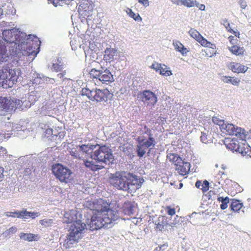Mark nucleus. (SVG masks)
<instances>
[{"label":"nucleus","mask_w":251,"mask_h":251,"mask_svg":"<svg viewBox=\"0 0 251 251\" xmlns=\"http://www.w3.org/2000/svg\"><path fill=\"white\" fill-rule=\"evenodd\" d=\"M190 167V163L182 160L177 164L175 169L179 175L184 176L189 173Z\"/></svg>","instance_id":"obj_18"},{"label":"nucleus","mask_w":251,"mask_h":251,"mask_svg":"<svg viewBox=\"0 0 251 251\" xmlns=\"http://www.w3.org/2000/svg\"><path fill=\"white\" fill-rule=\"evenodd\" d=\"M20 237L21 239L28 242L37 241L40 239V236L38 234H34L33 233H25L22 232L20 234Z\"/></svg>","instance_id":"obj_26"},{"label":"nucleus","mask_w":251,"mask_h":251,"mask_svg":"<svg viewBox=\"0 0 251 251\" xmlns=\"http://www.w3.org/2000/svg\"><path fill=\"white\" fill-rule=\"evenodd\" d=\"M77 211L76 210H70L66 212L64 215V222L71 223L67 234L66 238L63 243L65 249H70L74 244L78 243L82 238L83 231L86 228V225L80 220H77Z\"/></svg>","instance_id":"obj_2"},{"label":"nucleus","mask_w":251,"mask_h":251,"mask_svg":"<svg viewBox=\"0 0 251 251\" xmlns=\"http://www.w3.org/2000/svg\"><path fill=\"white\" fill-rule=\"evenodd\" d=\"M246 6V5L245 4H242L241 6H242V8H245Z\"/></svg>","instance_id":"obj_59"},{"label":"nucleus","mask_w":251,"mask_h":251,"mask_svg":"<svg viewBox=\"0 0 251 251\" xmlns=\"http://www.w3.org/2000/svg\"><path fill=\"white\" fill-rule=\"evenodd\" d=\"M100 74L99 80L102 83H107L114 81L113 75L108 69L101 70Z\"/></svg>","instance_id":"obj_21"},{"label":"nucleus","mask_w":251,"mask_h":251,"mask_svg":"<svg viewBox=\"0 0 251 251\" xmlns=\"http://www.w3.org/2000/svg\"><path fill=\"white\" fill-rule=\"evenodd\" d=\"M2 36L4 40L7 43H14V46L18 45V47H20V36L16 29H5L2 32Z\"/></svg>","instance_id":"obj_13"},{"label":"nucleus","mask_w":251,"mask_h":251,"mask_svg":"<svg viewBox=\"0 0 251 251\" xmlns=\"http://www.w3.org/2000/svg\"><path fill=\"white\" fill-rule=\"evenodd\" d=\"M40 41L37 38L35 40H28L25 43H21L20 47H18L19 50H16L15 53L12 55L13 62H16L17 63L20 61L24 60L25 56L32 55L34 58L39 50Z\"/></svg>","instance_id":"obj_3"},{"label":"nucleus","mask_w":251,"mask_h":251,"mask_svg":"<svg viewBox=\"0 0 251 251\" xmlns=\"http://www.w3.org/2000/svg\"><path fill=\"white\" fill-rule=\"evenodd\" d=\"M173 45L175 50L180 52L183 55L186 54L189 51L188 50L185 48L179 41L174 42Z\"/></svg>","instance_id":"obj_32"},{"label":"nucleus","mask_w":251,"mask_h":251,"mask_svg":"<svg viewBox=\"0 0 251 251\" xmlns=\"http://www.w3.org/2000/svg\"><path fill=\"white\" fill-rule=\"evenodd\" d=\"M225 26L226 27V30L232 33H233L235 36L239 38L240 33L238 31H234L233 30L230 26V24L229 22L226 21L224 24Z\"/></svg>","instance_id":"obj_42"},{"label":"nucleus","mask_w":251,"mask_h":251,"mask_svg":"<svg viewBox=\"0 0 251 251\" xmlns=\"http://www.w3.org/2000/svg\"><path fill=\"white\" fill-rule=\"evenodd\" d=\"M80 147V149L81 151H82L83 154L84 155L85 154H89L91 151H93L95 149H96L97 146H99V144L96 145H91V144H83L82 145H79Z\"/></svg>","instance_id":"obj_28"},{"label":"nucleus","mask_w":251,"mask_h":251,"mask_svg":"<svg viewBox=\"0 0 251 251\" xmlns=\"http://www.w3.org/2000/svg\"><path fill=\"white\" fill-rule=\"evenodd\" d=\"M206 49H209V51H208V53H212V50L210 47H207Z\"/></svg>","instance_id":"obj_57"},{"label":"nucleus","mask_w":251,"mask_h":251,"mask_svg":"<svg viewBox=\"0 0 251 251\" xmlns=\"http://www.w3.org/2000/svg\"><path fill=\"white\" fill-rule=\"evenodd\" d=\"M142 180H143L142 179ZM142 181L140 178H138V177L133 175V174L128 173V184L129 190H126L128 192L132 193L133 191H135L137 189H139L142 183Z\"/></svg>","instance_id":"obj_15"},{"label":"nucleus","mask_w":251,"mask_h":251,"mask_svg":"<svg viewBox=\"0 0 251 251\" xmlns=\"http://www.w3.org/2000/svg\"><path fill=\"white\" fill-rule=\"evenodd\" d=\"M145 132L139 136L137 139L138 145L137 146V154L139 157H143L149 148H152L155 144V139L151 129L145 126Z\"/></svg>","instance_id":"obj_4"},{"label":"nucleus","mask_w":251,"mask_h":251,"mask_svg":"<svg viewBox=\"0 0 251 251\" xmlns=\"http://www.w3.org/2000/svg\"><path fill=\"white\" fill-rule=\"evenodd\" d=\"M4 169L3 167H0V182L2 181L4 178Z\"/></svg>","instance_id":"obj_51"},{"label":"nucleus","mask_w":251,"mask_h":251,"mask_svg":"<svg viewBox=\"0 0 251 251\" xmlns=\"http://www.w3.org/2000/svg\"><path fill=\"white\" fill-rule=\"evenodd\" d=\"M228 49L232 54L236 56H243L246 52L243 47H241L236 44L228 47Z\"/></svg>","instance_id":"obj_24"},{"label":"nucleus","mask_w":251,"mask_h":251,"mask_svg":"<svg viewBox=\"0 0 251 251\" xmlns=\"http://www.w3.org/2000/svg\"><path fill=\"white\" fill-rule=\"evenodd\" d=\"M168 245L167 244H164L163 245L158 246L155 249L159 250L158 251H168Z\"/></svg>","instance_id":"obj_45"},{"label":"nucleus","mask_w":251,"mask_h":251,"mask_svg":"<svg viewBox=\"0 0 251 251\" xmlns=\"http://www.w3.org/2000/svg\"><path fill=\"white\" fill-rule=\"evenodd\" d=\"M82 96H85L91 100L97 102L106 101L110 95L107 89H90L87 86L83 88L81 91Z\"/></svg>","instance_id":"obj_8"},{"label":"nucleus","mask_w":251,"mask_h":251,"mask_svg":"<svg viewBox=\"0 0 251 251\" xmlns=\"http://www.w3.org/2000/svg\"><path fill=\"white\" fill-rule=\"evenodd\" d=\"M128 173L124 171H118L111 174L109 181L112 185L119 190L125 191L129 190L128 184Z\"/></svg>","instance_id":"obj_10"},{"label":"nucleus","mask_w":251,"mask_h":251,"mask_svg":"<svg viewBox=\"0 0 251 251\" xmlns=\"http://www.w3.org/2000/svg\"><path fill=\"white\" fill-rule=\"evenodd\" d=\"M50 2V3L53 4L55 6H56V4L54 2V0H48Z\"/></svg>","instance_id":"obj_55"},{"label":"nucleus","mask_w":251,"mask_h":251,"mask_svg":"<svg viewBox=\"0 0 251 251\" xmlns=\"http://www.w3.org/2000/svg\"><path fill=\"white\" fill-rule=\"evenodd\" d=\"M217 201L222 202V204L220 205L221 209L222 210H225L228 206V203L229 202V199L228 197H226L225 198L219 197L217 198Z\"/></svg>","instance_id":"obj_34"},{"label":"nucleus","mask_w":251,"mask_h":251,"mask_svg":"<svg viewBox=\"0 0 251 251\" xmlns=\"http://www.w3.org/2000/svg\"><path fill=\"white\" fill-rule=\"evenodd\" d=\"M141 100L148 105L153 106L157 101L155 94L150 90H144L141 94Z\"/></svg>","instance_id":"obj_14"},{"label":"nucleus","mask_w":251,"mask_h":251,"mask_svg":"<svg viewBox=\"0 0 251 251\" xmlns=\"http://www.w3.org/2000/svg\"><path fill=\"white\" fill-rule=\"evenodd\" d=\"M23 219H27L28 217H30L32 219H35L36 217H37L40 216V213L39 212H28L26 210H23Z\"/></svg>","instance_id":"obj_35"},{"label":"nucleus","mask_w":251,"mask_h":251,"mask_svg":"<svg viewBox=\"0 0 251 251\" xmlns=\"http://www.w3.org/2000/svg\"><path fill=\"white\" fill-rule=\"evenodd\" d=\"M52 174L61 182L67 183L72 179V172L68 167L60 163L54 164L52 166Z\"/></svg>","instance_id":"obj_11"},{"label":"nucleus","mask_w":251,"mask_h":251,"mask_svg":"<svg viewBox=\"0 0 251 251\" xmlns=\"http://www.w3.org/2000/svg\"><path fill=\"white\" fill-rule=\"evenodd\" d=\"M3 14V10L0 7V18L1 17V16Z\"/></svg>","instance_id":"obj_56"},{"label":"nucleus","mask_w":251,"mask_h":251,"mask_svg":"<svg viewBox=\"0 0 251 251\" xmlns=\"http://www.w3.org/2000/svg\"><path fill=\"white\" fill-rule=\"evenodd\" d=\"M52 67H53V68L54 69V70L56 72L61 71L62 69L61 65H59V64H57V63L53 64Z\"/></svg>","instance_id":"obj_48"},{"label":"nucleus","mask_w":251,"mask_h":251,"mask_svg":"<svg viewBox=\"0 0 251 251\" xmlns=\"http://www.w3.org/2000/svg\"><path fill=\"white\" fill-rule=\"evenodd\" d=\"M229 68L232 72L237 74L245 73L248 69L247 66L234 62L230 63Z\"/></svg>","instance_id":"obj_20"},{"label":"nucleus","mask_w":251,"mask_h":251,"mask_svg":"<svg viewBox=\"0 0 251 251\" xmlns=\"http://www.w3.org/2000/svg\"><path fill=\"white\" fill-rule=\"evenodd\" d=\"M213 121L214 123H216L214 119H213ZM216 124L220 126V129L224 134L235 135L236 137L241 138H246V135L244 133V130L241 127H235L231 124H225L224 121L222 120L216 122Z\"/></svg>","instance_id":"obj_12"},{"label":"nucleus","mask_w":251,"mask_h":251,"mask_svg":"<svg viewBox=\"0 0 251 251\" xmlns=\"http://www.w3.org/2000/svg\"><path fill=\"white\" fill-rule=\"evenodd\" d=\"M243 207V203L240 202L239 200L233 199L232 200L231 204H230V208L231 209L234 211L237 212Z\"/></svg>","instance_id":"obj_33"},{"label":"nucleus","mask_w":251,"mask_h":251,"mask_svg":"<svg viewBox=\"0 0 251 251\" xmlns=\"http://www.w3.org/2000/svg\"><path fill=\"white\" fill-rule=\"evenodd\" d=\"M180 185L181 186L182 185V183H180Z\"/></svg>","instance_id":"obj_60"},{"label":"nucleus","mask_w":251,"mask_h":251,"mask_svg":"<svg viewBox=\"0 0 251 251\" xmlns=\"http://www.w3.org/2000/svg\"><path fill=\"white\" fill-rule=\"evenodd\" d=\"M138 1L145 7H147L149 5V0H138Z\"/></svg>","instance_id":"obj_50"},{"label":"nucleus","mask_w":251,"mask_h":251,"mask_svg":"<svg viewBox=\"0 0 251 251\" xmlns=\"http://www.w3.org/2000/svg\"><path fill=\"white\" fill-rule=\"evenodd\" d=\"M190 36L195 39L197 41L200 40V38L202 36L200 32L194 28H191L189 31Z\"/></svg>","instance_id":"obj_37"},{"label":"nucleus","mask_w":251,"mask_h":251,"mask_svg":"<svg viewBox=\"0 0 251 251\" xmlns=\"http://www.w3.org/2000/svg\"><path fill=\"white\" fill-rule=\"evenodd\" d=\"M21 75L19 68H3L0 70V86L5 89L11 88Z\"/></svg>","instance_id":"obj_6"},{"label":"nucleus","mask_w":251,"mask_h":251,"mask_svg":"<svg viewBox=\"0 0 251 251\" xmlns=\"http://www.w3.org/2000/svg\"><path fill=\"white\" fill-rule=\"evenodd\" d=\"M94 208L89 224L92 230L110 227L120 219L118 211L110 208V203L102 199L94 202Z\"/></svg>","instance_id":"obj_1"},{"label":"nucleus","mask_w":251,"mask_h":251,"mask_svg":"<svg viewBox=\"0 0 251 251\" xmlns=\"http://www.w3.org/2000/svg\"><path fill=\"white\" fill-rule=\"evenodd\" d=\"M63 75V74L61 73L58 74V76H59L60 77H62Z\"/></svg>","instance_id":"obj_58"},{"label":"nucleus","mask_w":251,"mask_h":251,"mask_svg":"<svg viewBox=\"0 0 251 251\" xmlns=\"http://www.w3.org/2000/svg\"><path fill=\"white\" fill-rule=\"evenodd\" d=\"M8 58L6 47L0 43V63L6 62Z\"/></svg>","instance_id":"obj_29"},{"label":"nucleus","mask_w":251,"mask_h":251,"mask_svg":"<svg viewBox=\"0 0 251 251\" xmlns=\"http://www.w3.org/2000/svg\"><path fill=\"white\" fill-rule=\"evenodd\" d=\"M246 138L236 137L231 139H226L225 145L227 149L233 151L238 152L246 157H251V148L247 144Z\"/></svg>","instance_id":"obj_5"},{"label":"nucleus","mask_w":251,"mask_h":251,"mask_svg":"<svg viewBox=\"0 0 251 251\" xmlns=\"http://www.w3.org/2000/svg\"><path fill=\"white\" fill-rule=\"evenodd\" d=\"M167 160H168L172 165H173L175 167L181 161L182 158L177 153H167Z\"/></svg>","instance_id":"obj_25"},{"label":"nucleus","mask_w":251,"mask_h":251,"mask_svg":"<svg viewBox=\"0 0 251 251\" xmlns=\"http://www.w3.org/2000/svg\"><path fill=\"white\" fill-rule=\"evenodd\" d=\"M201 141L205 144H206L208 143V139H207V135L206 133L204 132H201V135L200 137Z\"/></svg>","instance_id":"obj_46"},{"label":"nucleus","mask_w":251,"mask_h":251,"mask_svg":"<svg viewBox=\"0 0 251 251\" xmlns=\"http://www.w3.org/2000/svg\"><path fill=\"white\" fill-rule=\"evenodd\" d=\"M7 156V151L6 149L2 147H0V157Z\"/></svg>","instance_id":"obj_49"},{"label":"nucleus","mask_w":251,"mask_h":251,"mask_svg":"<svg viewBox=\"0 0 251 251\" xmlns=\"http://www.w3.org/2000/svg\"><path fill=\"white\" fill-rule=\"evenodd\" d=\"M229 41L230 42V43L231 44V46L234 45L236 44V39H234V37L232 36H229L228 38Z\"/></svg>","instance_id":"obj_52"},{"label":"nucleus","mask_w":251,"mask_h":251,"mask_svg":"<svg viewBox=\"0 0 251 251\" xmlns=\"http://www.w3.org/2000/svg\"><path fill=\"white\" fill-rule=\"evenodd\" d=\"M117 56V50L113 48H107L104 51L103 60L106 62L111 63L115 60Z\"/></svg>","instance_id":"obj_19"},{"label":"nucleus","mask_w":251,"mask_h":251,"mask_svg":"<svg viewBox=\"0 0 251 251\" xmlns=\"http://www.w3.org/2000/svg\"><path fill=\"white\" fill-rule=\"evenodd\" d=\"M21 102V100L16 98L0 96V116L14 112Z\"/></svg>","instance_id":"obj_9"},{"label":"nucleus","mask_w":251,"mask_h":251,"mask_svg":"<svg viewBox=\"0 0 251 251\" xmlns=\"http://www.w3.org/2000/svg\"><path fill=\"white\" fill-rule=\"evenodd\" d=\"M209 182L205 180L203 181V183H202L201 188V189L202 190L203 193H205L207 192L209 189Z\"/></svg>","instance_id":"obj_43"},{"label":"nucleus","mask_w":251,"mask_h":251,"mask_svg":"<svg viewBox=\"0 0 251 251\" xmlns=\"http://www.w3.org/2000/svg\"><path fill=\"white\" fill-rule=\"evenodd\" d=\"M101 70H98L95 68L92 69L89 72L91 78H96L99 80Z\"/></svg>","instance_id":"obj_38"},{"label":"nucleus","mask_w":251,"mask_h":251,"mask_svg":"<svg viewBox=\"0 0 251 251\" xmlns=\"http://www.w3.org/2000/svg\"><path fill=\"white\" fill-rule=\"evenodd\" d=\"M83 165L88 170L95 172L103 168V166L96 164L93 161H89L86 159L83 160Z\"/></svg>","instance_id":"obj_22"},{"label":"nucleus","mask_w":251,"mask_h":251,"mask_svg":"<svg viewBox=\"0 0 251 251\" xmlns=\"http://www.w3.org/2000/svg\"><path fill=\"white\" fill-rule=\"evenodd\" d=\"M70 152V154L75 158L82 160L84 159V154L82 151H81L79 145L72 148Z\"/></svg>","instance_id":"obj_27"},{"label":"nucleus","mask_w":251,"mask_h":251,"mask_svg":"<svg viewBox=\"0 0 251 251\" xmlns=\"http://www.w3.org/2000/svg\"><path fill=\"white\" fill-rule=\"evenodd\" d=\"M167 213L170 216H173L176 214V209L175 208H171L170 206H167L165 208Z\"/></svg>","instance_id":"obj_44"},{"label":"nucleus","mask_w":251,"mask_h":251,"mask_svg":"<svg viewBox=\"0 0 251 251\" xmlns=\"http://www.w3.org/2000/svg\"><path fill=\"white\" fill-rule=\"evenodd\" d=\"M133 207L130 202H125L122 207L123 212L125 215H130L133 214Z\"/></svg>","instance_id":"obj_30"},{"label":"nucleus","mask_w":251,"mask_h":251,"mask_svg":"<svg viewBox=\"0 0 251 251\" xmlns=\"http://www.w3.org/2000/svg\"><path fill=\"white\" fill-rule=\"evenodd\" d=\"M180 2L181 4L187 7H193L197 4V1L196 0H180Z\"/></svg>","instance_id":"obj_39"},{"label":"nucleus","mask_w":251,"mask_h":251,"mask_svg":"<svg viewBox=\"0 0 251 251\" xmlns=\"http://www.w3.org/2000/svg\"><path fill=\"white\" fill-rule=\"evenodd\" d=\"M202 46L204 47L205 48L210 47L212 49V53H208V51H209V49H206L204 50V51L206 53V55L208 57H212L216 53V45L214 44H212L211 42L208 41L205 38H204L202 36L201 37L200 40H198V41Z\"/></svg>","instance_id":"obj_17"},{"label":"nucleus","mask_w":251,"mask_h":251,"mask_svg":"<svg viewBox=\"0 0 251 251\" xmlns=\"http://www.w3.org/2000/svg\"><path fill=\"white\" fill-rule=\"evenodd\" d=\"M150 67L162 75L168 76L172 75V71L164 64L155 62L152 63Z\"/></svg>","instance_id":"obj_16"},{"label":"nucleus","mask_w":251,"mask_h":251,"mask_svg":"<svg viewBox=\"0 0 251 251\" xmlns=\"http://www.w3.org/2000/svg\"><path fill=\"white\" fill-rule=\"evenodd\" d=\"M202 183L201 181L198 180L195 183V186L197 188L201 189V188Z\"/></svg>","instance_id":"obj_54"},{"label":"nucleus","mask_w":251,"mask_h":251,"mask_svg":"<svg viewBox=\"0 0 251 251\" xmlns=\"http://www.w3.org/2000/svg\"><path fill=\"white\" fill-rule=\"evenodd\" d=\"M98 148L95 149L91 153L90 157L95 160L97 162L110 163L114 161L111 150L105 145L97 146Z\"/></svg>","instance_id":"obj_7"},{"label":"nucleus","mask_w":251,"mask_h":251,"mask_svg":"<svg viewBox=\"0 0 251 251\" xmlns=\"http://www.w3.org/2000/svg\"><path fill=\"white\" fill-rule=\"evenodd\" d=\"M222 79L224 82L230 83L233 85H238L240 82V79L234 77L224 76Z\"/></svg>","instance_id":"obj_31"},{"label":"nucleus","mask_w":251,"mask_h":251,"mask_svg":"<svg viewBox=\"0 0 251 251\" xmlns=\"http://www.w3.org/2000/svg\"><path fill=\"white\" fill-rule=\"evenodd\" d=\"M23 210L20 211H15V212H7L6 213V215L7 217H11L13 218H18L23 219Z\"/></svg>","instance_id":"obj_40"},{"label":"nucleus","mask_w":251,"mask_h":251,"mask_svg":"<svg viewBox=\"0 0 251 251\" xmlns=\"http://www.w3.org/2000/svg\"><path fill=\"white\" fill-rule=\"evenodd\" d=\"M167 225L168 223L165 217L163 216H159L155 222V230L156 231H162L164 230Z\"/></svg>","instance_id":"obj_23"},{"label":"nucleus","mask_w":251,"mask_h":251,"mask_svg":"<svg viewBox=\"0 0 251 251\" xmlns=\"http://www.w3.org/2000/svg\"><path fill=\"white\" fill-rule=\"evenodd\" d=\"M39 223L44 227H49L52 226L53 220L51 219H44L40 220Z\"/></svg>","instance_id":"obj_41"},{"label":"nucleus","mask_w":251,"mask_h":251,"mask_svg":"<svg viewBox=\"0 0 251 251\" xmlns=\"http://www.w3.org/2000/svg\"><path fill=\"white\" fill-rule=\"evenodd\" d=\"M17 228L15 226H12V227L9 228L8 230H7L5 231V233L7 235H10V234L16 233L17 232Z\"/></svg>","instance_id":"obj_47"},{"label":"nucleus","mask_w":251,"mask_h":251,"mask_svg":"<svg viewBox=\"0 0 251 251\" xmlns=\"http://www.w3.org/2000/svg\"><path fill=\"white\" fill-rule=\"evenodd\" d=\"M195 6L199 8V9L201 10H204L205 9V5L202 4H200L198 2L197 4L195 5Z\"/></svg>","instance_id":"obj_53"},{"label":"nucleus","mask_w":251,"mask_h":251,"mask_svg":"<svg viewBox=\"0 0 251 251\" xmlns=\"http://www.w3.org/2000/svg\"><path fill=\"white\" fill-rule=\"evenodd\" d=\"M127 14L136 21H141L142 19L138 13L135 14L130 8H127L126 11Z\"/></svg>","instance_id":"obj_36"}]
</instances>
